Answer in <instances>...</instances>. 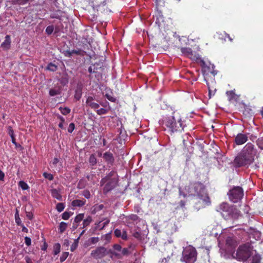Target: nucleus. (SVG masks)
Masks as SVG:
<instances>
[{
	"mask_svg": "<svg viewBox=\"0 0 263 263\" xmlns=\"http://www.w3.org/2000/svg\"><path fill=\"white\" fill-rule=\"evenodd\" d=\"M179 190L180 195H182L184 197L197 196L203 200L205 204L209 205L211 203L205 187L201 182H190L188 185H180Z\"/></svg>",
	"mask_w": 263,
	"mask_h": 263,
	"instance_id": "nucleus-1",
	"label": "nucleus"
},
{
	"mask_svg": "<svg viewBox=\"0 0 263 263\" xmlns=\"http://www.w3.org/2000/svg\"><path fill=\"white\" fill-rule=\"evenodd\" d=\"M159 123L165 130H168L171 133L180 132L184 128L180 116L175 112H173L172 115L163 117Z\"/></svg>",
	"mask_w": 263,
	"mask_h": 263,
	"instance_id": "nucleus-2",
	"label": "nucleus"
},
{
	"mask_svg": "<svg viewBox=\"0 0 263 263\" xmlns=\"http://www.w3.org/2000/svg\"><path fill=\"white\" fill-rule=\"evenodd\" d=\"M253 247L249 243L240 245L236 253L232 254L234 258L240 261H245L253 255Z\"/></svg>",
	"mask_w": 263,
	"mask_h": 263,
	"instance_id": "nucleus-3",
	"label": "nucleus"
},
{
	"mask_svg": "<svg viewBox=\"0 0 263 263\" xmlns=\"http://www.w3.org/2000/svg\"><path fill=\"white\" fill-rule=\"evenodd\" d=\"M197 257V252L192 246L187 247L182 252L181 261L185 263H194Z\"/></svg>",
	"mask_w": 263,
	"mask_h": 263,
	"instance_id": "nucleus-4",
	"label": "nucleus"
},
{
	"mask_svg": "<svg viewBox=\"0 0 263 263\" xmlns=\"http://www.w3.org/2000/svg\"><path fill=\"white\" fill-rule=\"evenodd\" d=\"M253 162L254 161L240 152L237 156L235 157L233 164L235 167H240L242 166L248 167L253 163Z\"/></svg>",
	"mask_w": 263,
	"mask_h": 263,
	"instance_id": "nucleus-5",
	"label": "nucleus"
},
{
	"mask_svg": "<svg viewBox=\"0 0 263 263\" xmlns=\"http://www.w3.org/2000/svg\"><path fill=\"white\" fill-rule=\"evenodd\" d=\"M228 195L230 199L234 203L237 202L243 196V191L240 186H235L229 191Z\"/></svg>",
	"mask_w": 263,
	"mask_h": 263,
	"instance_id": "nucleus-6",
	"label": "nucleus"
},
{
	"mask_svg": "<svg viewBox=\"0 0 263 263\" xmlns=\"http://www.w3.org/2000/svg\"><path fill=\"white\" fill-rule=\"evenodd\" d=\"M241 152L250 158L253 161H254L255 156H256L257 150L255 148L254 145L249 142L242 149Z\"/></svg>",
	"mask_w": 263,
	"mask_h": 263,
	"instance_id": "nucleus-7",
	"label": "nucleus"
},
{
	"mask_svg": "<svg viewBox=\"0 0 263 263\" xmlns=\"http://www.w3.org/2000/svg\"><path fill=\"white\" fill-rule=\"evenodd\" d=\"M109 254V250L104 247H98L91 251L90 255L96 259H101Z\"/></svg>",
	"mask_w": 263,
	"mask_h": 263,
	"instance_id": "nucleus-8",
	"label": "nucleus"
},
{
	"mask_svg": "<svg viewBox=\"0 0 263 263\" xmlns=\"http://www.w3.org/2000/svg\"><path fill=\"white\" fill-rule=\"evenodd\" d=\"M102 157L109 167L113 166L115 162V158L111 152H106L104 153Z\"/></svg>",
	"mask_w": 263,
	"mask_h": 263,
	"instance_id": "nucleus-9",
	"label": "nucleus"
},
{
	"mask_svg": "<svg viewBox=\"0 0 263 263\" xmlns=\"http://www.w3.org/2000/svg\"><path fill=\"white\" fill-rule=\"evenodd\" d=\"M181 51L185 56L193 60L198 59V57L196 55L195 53L190 47H182L181 48Z\"/></svg>",
	"mask_w": 263,
	"mask_h": 263,
	"instance_id": "nucleus-10",
	"label": "nucleus"
},
{
	"mask_svg": "<svg viewBox=\"0 0 263 263\" xmlns=\"http://www.w3.org/2000/svg\"><path fill=\"white\" fill-rule=\"evenodd\" d=\"M226 95L228 100L232 103H235L239 101V95L235 93V90L227 91Z\"/></svg>",
	"mask_w": 263,
	"mask_h": 263,
	"instance_id": "nucleus-11",
	"label": "nucleus"
},
{
	"mask_svg": "<svg viewBox=\"0 0 263 263\" xmlns=\"http://www.w3.org/2000/svg\"><path fill=\"white\" fill-rule=\"evenodd\" d=\"M232 209L230 208L229 204L227 203H221L219 208L218 211L220 212L223 216H224V212L226 213V216L230 215L231 213Z\"/></svg>",
	"mask_w": 263,
	"mask_h": 263,
	"instance_id": "nucleus-12",
	"label": "nucleus"
},
{
	"mask_svg": "<svg viewBox=\"0 0 263 263\" xmlns=\"http://www.w3.org/2000/svg\"><path fill=\"white\" fill-rule=\"evenodd\" d=\"M248 138L247 135L239 133L235 138V142L237 145H242L248 141Z\"/></svg>",
	"mask_w": 263,
	"mask_h": 263,
	"instance_id": "nucleus-13",
	"label": "nucleus"
},
{
	"mask_svg": "<svg viewBox=\"0 0 263 263\" xmlns=\"http://www.w3.org/2000/svg\"><path fill=\"white\" fill-rule=\"evenodd\" d=\"M11 44V39L10 35H6L5 37L4 41L1 45V48L3 50H8L10 49Z\"/></svg>",
	"mask_w": 263,
	"mask_h": 263,
	"instance_id": "nucleus-14",
	"label": "nucleus"
},
{
	"mask_svg": "<svg viewBox=\"0 0 263 263\" xmlns=\"http://www.w3.org/2000/svg\"><path fill=\"white\" fill-rule=\"evenodd\" d=\"M72 54H75L77 55L84 56V55L86 54V52L81 49H77V50L73 49L71 51L67 50H65L64 51V55L67 57H69V58L71 57L72 56Z\"/></svg>",
	"mask_w": 263,
	"mask_h": 263,
	"instance_id": "nucleus-15",
	"label": "nucleus"
},
{
	"mask_svg": "<svg viewBox=\"0 0 263 263\" xmlns=\"http://www.w3.org/2000/svg\"><path fill=\"white\" fill-rule=\"evenodd\" d=\"M130 251L129 249L126 248H121V253L120 254L114 253L115 259H121L124 256H127L129 255Z\"/></svg>",
	"mask_w": 263,
	"mask_h": 263,
	"instance_id": "nucleus-16",
	"label": "nucleus"
},
{
	"mask_svg": "<svg viewBox=\"0 0 263 263\" xmlns=\"http://www.w3.org/2000/svg\"><path fill=\"white\" fill-rule=\"evenodd\" d=\"M122 247L118 244H115L113 246V249L109 250V254L110 255V257L112 259L115 258L114 253L120 254L121 253Z\"/></svg>",
	"mask_w": 263,
	"mask_h": 263,
	"instance_id": "nucleus-17",
	"label": "nucleus"
},
{
	"mask_svg": "<svg viewBox=\"0 0 263 263\" xmlns=\"http://www.w3.org/2000/svg\"><path fill=\"white\" fill-rule=\"evenodd\" d=\"M115 235L118 238H122L123 240H126L127 238V232L126 231H123L119 229H116L114 231Z\"/></svg>",
	"mask_w": 263,
	"mask_h": 263,
	"instance_id": "nucleus-18",
	"label": "nucleus"
},
{
	"mask_svg": "<svg viewBox=\"0 0 263 263\" xmlns=\"http://www.w3.org/2000/svg\"><path fill=\"white\" fill-rule=\"evenodd\" d=\"M50 192L51 194V196L53 198H56L57 200L59 201L62 200V197L60 194L59 191L55 189H53L50 190Z\"/></svg>",
	"mask_w": 263,
	"mask_h": 263,
	"instance_id": "nucleus-19",
	"label": "nucleus"
},
{
	"mask_svg": "<svg viewBox=\"0 0 263 263\" xmlns=\"http://www.w3.org/2000/svg\"><path fill=\"white\" fill-rule=\"evenodd\" d=\"M82 96V88L81 86L77 87L74 91V98L76 101H79Z\"/></svg>",
	"mask_w": 263,
	"mask_h": 263,
	"instance_id": "nucleus-20",
	"label": "nucleus"
},
{
	"mask_svg": "<svg viewBox=\"0 0 263 263\" xmlns=\"http://www.w3.org/2000/svg\"><path fill=\"white\" fill-rule=\"evenodd\" d=\"M196 60H198V63L202 68V73L204 76L205 69L207 68V66L209 63H206L203 60L199 59L198 58V59H196Z\"/></svg>",
	"mask_w": 263,
	"mask_h": 263,
	"instance_id": "nucleus-21",
	"label": "nucleus"
},
{
	"mask_svg": "<svg viewBox=\"0 0 263 263\" xmlns=\"http://www.w3.org/2000/svg\"><path fill=\"white\" fill-rule=\"evenodd\" d=\"M214 65L211 64V63H209L207 68L205 69V75L208 74L209 73L213 74L214 76L217 74V72L214 70Z\"/></svg>",
	"mask_w": 263,
	"mask_h": 263,
	"instance_id": "nucleus-22",
	"label": "nucleus"
},
{
	"mask_svg": "<svg viewBox=\"0 0 263 263\" xmlns=\"http://www.w3.org/2000/svg\"><path fill=\"white\" fill-rule=\"evenodd\" d=\"M107 177L108 181H117L118 179L117 172L114 171H111Z\"/></svg>",
	"mask_w": 263,
	"mask_h": 263,
	"instance_id": "nucleus-23",
	"label": "nucleus"
},
{
	"mask_svg": "<svg viewBox=\"0 0 263 263\" xmlns=\"http://www.w3.org/2000/svg\"><path fill=\"white\" fill-rule=\"evenodd\" d=\"M86 200L76 199L72 201L71 205L73 206H79L81 207L85 204Z\"/></svg>",
	"mask_w": 263,
	"mask_h": 263,
	"instance_id": "nucleus-24",
	"label": "nucleus"
},
{
	"mask_svg": "<svg viewBox=\"0 0 263 263\" xmlns=\"http://www.w3.org/2000/svg\"><path fill=\"white\" fill-rule=\"evenodd\" d=\"M60 83L63 85L65 86L68 84L69 82V78L67 74H63L59 79Z\"/></svg>",
	"mask_w": 263,
	"mask_h": 263,
	"instance_id": "nucleus-25",
	"label": "nucleus"
},
{
	"mask_svg": "<svg viewBox=\"0 0 263 263\" xmlns=\"http://www.w3.org/2000/svg\"><path fill=\"white\" fill-rule=\"evenodd\" d=\"M255 252V254L252 255V263H260V260H261V256L258 253H256V251L255 250H254Z\"/></svg>",
	"mask_w": 263,
	"mask_h": 263,
	"instance_id": "nucleus-26",
	"label": "nucleus"
},
{
	"mask_svg": "<svg viewBox=\"0 0 263 263\" xmlns=\"http://www.w3.org/2000/svg\"><path fill=\"white\" fill-rule=\"evenodd\" d=\"M63 11L58 10V11L54 12L50 14V17L52 18H57L61 20V17L62 16Z\"/></svg>",
	"mask_w": 263,
	"mask_h": 263,
	"instance_id": "nucleus-27",
	"label": "nucleus"
},
{
	"mask_svg": "<svg viewBox=\"0 0 263 263\" xmlns=\"http://www.w3.org/2000/svg\"><path fill=\"white\" fill-rule=\"evenodd\" d=\"M88 161L91 166H94L97 164V159L96 158L95 154L90 155V156L89 158Z\"/></svg>",
	"mask_w": 263,
	"mask_h": 263,
	"instance_id": "nucleus-28",
	"label": "nucleus"
},
{
	"mask_svg": "<svg viewBox=\"0 0 263 263\" xmlns=\"http://www.w3.org/2000/svg\"><path fill=\"white\" fill-rule=\"evenodd\" d=\"M226 245L229 247H233L235 244V240L231 237H228L226 241Z\"/></svg>",
	"mask_w": 263,
	"mask_h": 263,
	"instance_id": "nucleus-29",
	"label": "nucleus"
},
{
	"mask_svg": "<svg viewBox=\"0 0 263 263\" xmlns=\"http://www.w3.org/2000/svg\"><path fill=\"white\" fill-rule=\"evenodd\" d=\"M58 69V67L55 64H53L52 63H50L48 64L46 67V69L50 71H55Z\"/></svg>",
	"mask_w": 263,
	"mask_h": 263,
	"instance_id": "nucleus-30",
	"label": "nucleus"
},
{
	"mask_svg": "<svg viewBox=\"0 0 263 263\" xmlns=\"http://www.w3.org/2000/svg\"><path fill=\"white\" fill-rule=\"evenodd\" d=\"M67 227V224L66 223H65V222H63V221L61 222L60 223L59 228L60 233H63L66 230Z\"/></svg>",
	"mask_w": 263,
	"mask_h": 263,
	"instance_id": "nucleus-31",
	"label": "nucleus"
},
{
	"mask_svg": "<svg viewBox=\"0 0 263 263\" xmlns=\"http://www.w3.org/2000/svg\"><path fill=\"white\" fill-rule=\"evenodd\" d=\"M80 239V237H79L77 239L74 240V242L71 245L70 247V251L73 252L78 247L79 240Z\"/></svg>",
	"mask_w": 263,
	"mask_h": 263,
	"instance_id": "nucleus-32",
	"label": "nucleus"
},
{
	"mask_svg": "<svg viewBox=\"0 0 263 263\" xmlns=\"http://www.w3.org/2000/svg\"><path fill=\"white\" fill-rule=\"evenodd\" d=\"M92 221V217L90 216H88L85 219L83 220V228H85L90 224L91 222Z\"/></svg>",
	"mask_w": 263,
	"mask_h": 263,
	"instance_id": "nucleus-33",
	"label": "nucleus"
},
{
	"mask_svg": "<svg viewBox=\"0 0 263 263\" xmlns=\"http://www.w3.org/2000/svg\"><path fill=\"white\" fill-rule=\"evenodd\" d=\"M61 245L59 243H55L53 246V252L54 255H57L60 252Z\"/></svg>",
	"mask_w": 263,
	"mask_h": 263,
	"instance_id": "nucleus-34",
	"label": "nucleus"
},
{
	"mask_svg": "<svg viewBox=\"0 0 263 263\" xmlns=\"http://www.w3.org/2000/svg\"><path fill=\"white\" fill-rule=\"evenodd\" d=\"M59 110L61 111V113L63 115H67V114H69L70 112V109L68 107H60L59 108Z\"/></svg>",
	"mask_w": 263,
	"mask_h": 263,
	"instance_id": "nucleus-35",
	"label": "nucleus"
},
{
	"mask_svg": "<svg viewBox=\"0 0 263 263\" xmlns=\"http://www.w3.org/2000/svg\"><path fill=\"white\" fill-rule=\"evenodd\" d=\"M84 217V214H79L77 215L74 218V223H78L80 221H81Z\"/></svg>",
	"mask_w": 263,
	"mask_h": 263,
	"instance_id": "nucleus-36",
	"label": "nucleus"
},
{
	"mask_svg": "<svg viewBox=\"0 0 263 263\" xmlns=\"http://www.w3.org/2000/svg\"><path fill=\"white\" fill-rule=\"evenodd\" d=\"M61 91L59 89H50L49 90V94L50 96L53 97L58 95H60Z\"/></svg>",
	"mask_w": 263,
	"mask_h": 263,
	"instance_id": "nucleus-37",
	"label": "nucleus"
},
{
	"mask_svg": "<svg viewBox=\"0 0 263 263\" xmlns=\"http://www.w3.org/2000/svg\"><path fill=\"white\" fill-rule=\"evenodd\" d=\"M256 143L258 148L260 149H263V137L258 138L256 140Z\"/></svg>",
	"mask_w": 263,
	"mask_h": 263,
	"instance_id": "nucleus-38",
	"label": "nucleus"
},
{
	"mask_svg": "<svg viewBox=\"0 0 263 263\" xmlns=\"http://www.w3.org/2000/svg\"><path fill=\"white\" fill-rule=\"evenodd\" d=\"M207 85H208V89H209V98H211V97L212 96H214L215 94V92L216 91V89L215 88L214 89H212L210 86H209V83H207Z\"/></svg>",
	"mask_w": 263,
	"mask_h": 263,
	"instance_id": "nucleus-39",
	"label": "nucleus"
},
{
	"mask_svg": "<svg viewBox=\"0 0 263 263\" xmlns=\"http://www.w3.org/2000/svg\"><path fill=\"white\" fill-rule=\"evenodd\" d=\"M111 182H108L107 184H105V185L103 189V192L104 193H106L108 192L112 189V187L110 186Z\"/></svg>",
	"mask_w": 263,
	"mask_h": 263,
	"instance_id": "nucleus-40",
	"label": "nucleus"
},
{
	"mask_svg": "<svg viewBox=\"0 0 263 263\" xmlns=\"http://www.w3.org/2000/svg\"><path fill=\"white\" fill-rule=\"evenodd\" d=\"M15 222L17 224V225H18V226L22 225V221H21V218L19 217L18 212L17 210H16V213H15Z\"/></svg>",
	"mask_w": 263,
	"mask_h": 263,
	"instance_id": "nucleus-41",
	"label": "nucleus"
},
{
	"mask_svg": "<svg viewBox=\"0 0 263 263\" xmlns=\"http://www.w3.org/2000/svg\"><path fill=\"white\" fill-rule=\"evenodd\" d=\"M65 205L63 203H58L56 205V209L59 212H61L64 209Z\"/></svg>",
	"mask_w": 263,
	"mask_h": 263,
	"instance_id": "nucleus-42",
	"label": "nucleus"
},
{
	"mask_svg": "<svg viewBox=\"0 0 263 263\" xmlns=\"http://www.w3.org/2000/svg\"><path fill=\"white\" fill-rule=\"evenodd\" d=\"M54 30V26L53 25H50L46 27L45 31L48 35H50L52 33Z\"/></svg>",
	"mask_w": 263,
	"mask_h": 263,
	"instance_id": "nucleus-43",
	"label": "nucleus"
},
{
	"mask_svg": "<svg viewBox=\"0 0 263 263\" xmlns=\"http://www.w3.org/2000/svg\"><path fill=\"white\" fill-rule=\"evenodd\" d=\"M108 109H104V108H101L100 109H97V111H96L97 114L98 115H102L106 114L108 112Z\"/></svg>",
	"mask_w": 263,
	"mask_h": 263,
	"instance_id": "nucleus-44",
	"label": "nucleus"
},
{
	"mask_svg": "<svg viewBox=\"0 0 263 263\" xmlns=\"http://www.w3.org/2000/svg\"><path fill=\"white\" fill-rule=\"evenodd\" d=\"M69 255V252H64L62 253L61 256L60 257V260L61 262L64 261L67 257Z\"/></svg>",
	"mask_w": 263,
	"mask_h": 263,
	"instance_id": "nucleus-45",
	"label": "nucleus"
},
{
	"mask_svg": "<svg viewBox=\"0 0 263 263\" xmlns=\"http://www.w3.org/2000/svg\"><path fill=\"white\" fill-rule=\"evenodd\" d=\"M87 105L88 106H89L91 108L93 109H98L100 106V105L98 103L94 102L93 101L91 102Z\"/></svg>",
	"mask_w": 263,
	"mask_h": 263,
	"instance_id": "nucleus-46",
	"label": "nucleus"
},
{
	"mask_svg": "<svg viewBox=\"0 0 263 263\" xmlns=\"http://www.w3.org/2000/svg\"><path fill=\"white\" fill-rule=\"evenodd\" d=\"M158 7L156 6V16L158 19L163 17L162 12L159 9Z\"/></svg>",
	"mask_w": 263,
	"mask_h": 263,
	"instance_id": "nucleus-47",
	"label": "nucleus"
},
{
	"mask_svg": "<svg viewBox=\"0 0 263 263\" xmlns=\"http://www.w3.org/2000/svg\"><path fill=\"white\" fill-rule=\"evenodd\" d=\"M19 182V183H18L19 186L21 187L22 189V190H26L29 188L28 185L27 184L26 182Z\"/></svg>",
	"mask_w": 263,
	"mask_h": 263,
	"instance_id": "nucleus-48",
	"label": "nucleus"
},
{
	"mask_svg": "<svg viewBox=\"0 0 263 263\" xmlns=\"http://www.w3.org/2000/svg\"><path fill=\"white\" fill-rule=\"evenodd\" d=\"M43 176L45 177V178L50 181L52 180L53 179V175L50 173L45 172L43 173Z\"/></svg>",
	"mask_w": 263,
	"mask_h": 263,
	"instance_id": "nucleus-49",
	"label": "nucleus"
},
{
	"mask_svg": "<svg viewBox=\"0 0 263 263\" xmlns=\"http://www.w3.org/2000/svg\"><path fill=\"white\" fill-rule=\"evenodd\" d=\"M75 128V125L73 123H71L69 125V127L68 128V132L69 133H72Z\"/></svg>",
	"mask_w": 263,
	"mask_h": 263,
	"instance_id": "nucleus-50",
	"label": "nucleus"
},
{
	"mask_svg": "<svg viewBox=\"0 0 263 263\" xmlns=\"http://www.w3.org/2000/svg\"><path fill=\"white\" fill-rule=\"evenodd\" d=\"M106 98L110 101L112 102H116L117 99L116 98L111 96V95L107 93L105 95Z\"/></svg>",
	"mask_w": 263,
	"mask_h": 263,
	"instance_id": "nucleus-51",
	"label": "nucleus"
},
{
	"mask_svg": "<svg viewBox=\"0 0 263 263\" xmlns=\"http://www.w3.org/2000/svg\"><path fill=\"white\" fill-rule=\"evenodd\" d=\"M70 217V213L68 212H64L62 214V218L64 220H67Z\"/></svg>",
	"mask_w": 263,
	"mask_h": 263,
	"instance_id": "nucleus-52",
	"label": "nucleus"
},
{
	"mask_svg": "<svg viewBox=\"0 0 263 263\" xmlns=\"http://www.w3.org/2000/svg\"><path fill=\"white\" fill-rule=\"evenodd\" d=\"M92 65H94V66H93V68L95 69L94 71L95 73H96L97 70L101 67V64L99 63H95Z\"/></svg>",
	"mask_w": 263,
	"mask_h": 263,
	"instance_id": "nucleus-53",
	"label": "nucleus"
},
{
	"mask_svg": "<svg viewBox=\"0 0 263 263\" xmlns=\"http://www.w3.org/2000/svg\"><path fill=\"white\" fill-rule=\"evenodd\" d=\"M25 243L27 246H28V247L30 246L31 243V238L27 236L25 237Z\"/></svg>",
	"mask_w": 263,
	"mask_h": 263,
	"instance_id": "nucleus-54",
	"label": "nucleus"
},
{
	"mask_svg": "<svg viewBox=\"0 0 263 263\" xmlns=\"http://www.w3.org/2000/svg\"><path fill=\"white\" fill-rule=\"evenodd\" d=\"M96 2L98 3V4L99 5V6H98L97 8L96 7L95 8V9H97V10H98V8L100 7L101 5H102L103 6L106 5V3H105V2L104 1L102 3L101 0H97V1L95 0V2H94V3L96 4Z\"/></svg>",
	"mask_w": 263,
	"mask_h": 263,
	"instance_id": "nucleus-55",
	"label": "nucleus"
},
{
	"mask_svg": "<svg viewBox=\"0 0 263 263\" xmlns=\"http://www.w3.org/2000/svg\"><path fill=\"white\" fill-rule=\"evenodd\" d=\"M8 133L10 137L14 136V133L12 127L10 126L8 127Z\"/></svg>",
	"mask_w": 263,
	"mask_h": 263,
	"instance_id": "nucleus-56",
	"label": "nucleus"
},
{
	"mask_svg": "<svg viewBox=\"0 0 263 263\" xmlns=\"http://www.w3.org/2000/svg\"><path fill=\"white\" fill-rule=\"evenodd\" d=\"M29 0H17L16 4L20 5H25L28 2Z\"/></svg>",
	"mask_w": 263,
	"mask_h": 263,
	"instance_id": "nucleus-57",
	"label": "nucleus"
},
{
	"mask_svg": "<svg viewBox=\"0 0 263 263\" xmlns=\"http://www.w3.org/2000/svg\"><path fill=\"white\" fill-rule=\"evenodd\" d=\"M94 100V98L92 96H88L86 99V103L87 105H88L91 102H93Z\"/></svg>",
	"mask_w": 263,
	"mask_h": 263,
	"instance_id": "nucleus-58",
	"label": "nucleus"
},
{
	"mask_svg": "<svg viewBox=\"0 0 263 263\" xmlns=\"http://www.w3.org/2000/svg\"><path fill=\"white\" fill-rule=\"evenodd\" d=\"M83 195L87 199H89L90 197V194L89 192L88 191H84V193H83Z\"/></svg>",
	"mask_w": 263,
	"mask_h": 263,
	"instance_id": "nucleus-59",
	"label": "nucleus"
},
{
	"mask_svg": "<svg viewBox=\"0 0 263 263\" xmlns=\"http://www.w3.org/2000/svg\"><path fill=\"white\" fill-rule=\"evenodd\" d=\"M26 216L29 220H32L33 215L32 212H26Z\"/></svg>",
	"mask_w": 263,
	"mask_h": 263,
	"instance_id": "nucleus-60",
	"label": "nucleus"
},
{
	"mask_svg": "<svg viewBox=\"0 0 263 263\" xmlns=\"http://www.w3.org/2000/svg\"><path fill=\"white\" fill-rule=\"evenodd\" d=\"M99 238L98 237H91V242L93 244H95L97 243L99 241Z\"/></svg>",
	"mask_w": 263,
	"mask_h": 263,
	"instance_id": "nucleus-61",
	"label": "nucleus"
},
{
	"mask_svg": "<svg viewBox=\"0 0 263 263\" xmlns=\"http://www.w3.org/2000/svg\"><path fill=\"white\" fill-rule=\"evenodd\" d=\"M93 66H94V65H93L92 64L88 68V72L91 74V73H95V71H94V68H93Z\"/></svg>",
	"mask_w": 263,
	"mask_h": 263,
	"instance_id": "nucleus-62",
	"label": "nucleus"
},
{
	"mask_svg": "<svg viewBox=\"0 0 263 263\" xmlns=\"http://www.w3.org/2000/svg\"><path fill=\"white\" fill-rule=\"evenodd\" d=\"M138 216L137 215H132L131 216H130L129 219L135 221L138 219Z\"/></svg>",
	"mask_w": 263,
	"mask_h": 263,
	"instance_id": "nucleus-63",
	"label": "nucleus"
},
{
	"mask_svg": "<svg viewBox=\"0 0 263 263\" xmlns=\"http://www.w3.org/2000/svg\"><path fill=\"white\" fill-rule=\"evenodd\" d=\"M25 260L26 263H32L31 259L29 256H26L25 257Z\"/></svg>",
	"mask_w": 263,
	"mask_h": 263,
	"instance_id": "nucleus-64",
	"label": "nucleus"
}]
</instances>
